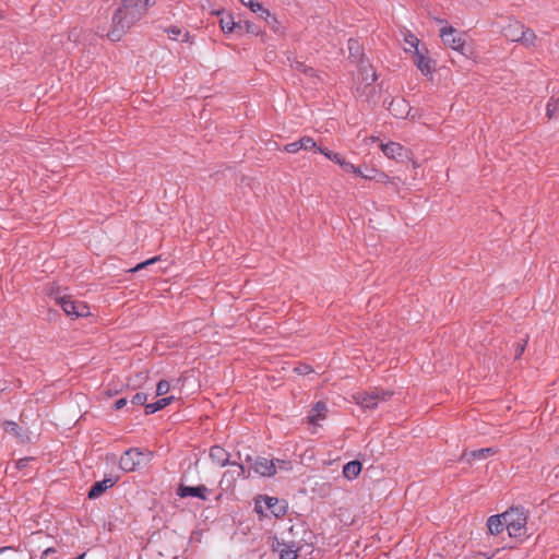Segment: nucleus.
Segmentation results:
<instances>
[{
    "label": "nucleus",
    "instance_id": "obj_1",
    "mask_svg": "<svg viewBox=\"0 0 559 559\" xmlns=\"http://www.w3.org/2000/svg\"><path fill=\"white\" fill-rule=\"evenodd\" d=\"M145 12L143 4H136L133 0H123L112 16V28L108 33L109 39L112 41L119 40Z\"/></svg>",
    "mask_w": 559,
    "mask_h": 559
},
{
    "label": "nucleus",
    "instance_id": "obj_2",
    "mask_svg": "<svg viewBox=\"0 0 559 559\" xmlns=\"http://www.w3.org/2000/svg\"><path fill=\"white\" fill-rule=\"evenodd\" d=\"M504 519L506 528L511 537H522L526 535L527 512L523 507H512L501 513Z\"/></svg>",
    "mask_w": 559,
    "mask_h": 559
},
{
    "label": "nucleus",
    "instance_id": "obj_3",
    "mask_svg": "<svg viewBox=\"0 0 559 559\" xmlns=\"http://www.w3.org/2000/svg\"><path fill=\"white\" fill-rule=\"evenodd\" d=\"M287 510L286 501L280 500L276 497L261 495L255 499L254 511L260 516H266V511H269L273 516L281 518L287 513Z\"/></svg>",
    "mask_w": 559,
    "mask_h": 559
},
{
    "label": "nucleus",
    "instance_id": "obj_4",
    "mask_svg": "<svg viewBox=\"0 0 559 559\" xmlns=\"http://www.w3.org/2000/svg\"><path fill=\"white\" fill-rule=\"evenodd\" d=\"M153 457V452L131 448L127 450L120 457L119 466L124 472H133L136 468L146 465Z\"/></svg>",
    "mask_w": 559,
    "mask_h": 559
},
{
    "label": "nucleus",
    "instance_id": "obj_5",
    "mask_svg": "<svg viewBox=\"0 0 559 559\" xmlns=\"http://www.w3.org/2000/svg\"><path fill=\"white\" fill-rule=\"evenodd\" d=\"M393 392L390 390L374 388L369 392L356 393L353 397L355 402L365 409L376 408L380 402H385L391 399Z\"/></svg>",
    "mask_w": 559,
    "mask_h": 559
},
{
    "label": "nucleus",
    "instance_id": "obj_6",
    "mask_svg": "<svg viewBox=\"0 0 559 559\" xmlns=\"http://www.w3.org/2000/svg\"><path fill=\"white\" fill-rule=\"evenodd\" d=\"M64 313L71 318H83L90 314V307L81 300H74L71 296H62L58 299Z\"/></svg>",
    "mask_w": 559,
    "mask_h": 559
},
{
    "label": "nucleus",
    "instance_id": "obj_7",
    "mask_svg": "<svg viewBox=\"0 0 559 559\" xmlns=\"http://www.w3.org/2000/svg\"><path fill=\"white\" fill-rule=\"evenodd\" d=\"M413 61L416 68L425 76L435 71V61L428 56V49L423 45L419 51H413Z\"/></svg>",
    "mask_w": 559,
    "mask_h": 559
},
{
    "label": "nucleus",
    "instance_id": "obj_8",
    "mask_svg": "<svg viewBox=\"0 0 559 559\" xmlns=\"http://www.w3.org/2000/svg\"><path fill=\"white\" fill-rule=\"evenodd\" d=\"M440 37L442 41L453 50L460 52L464 50L465 43L462 36L451 25H444L440 28Z\"/></svg>",
    "mask_w": 559,
    "mask_h": 559
},
{
    "label": "nucleus",
    "instance_id": "obj_9",
    "mask_svg": "<svg viewBox=\"0 0 559 559\" xmlns=\"http://www.w3.org/2000/svg\"><path fill=\"white\" fill-rule=\"evenodd\" d=\"M249 467L251 474L253 473L261 477H272L276 474L275 462L262 456H257Z\"/></svg>",
    "mask_w": 559,
    "mask_h": 559
},
{
    "label": "nucleus",
    "instance_id": "obj_10",
    "mask_svg": "<svg viewBox=\"0 0 559 559\" xmlns=\"http://www.w3.org/2000/svg\"><path fill=\"white\" fill-rule=\"evenodd\" d=\"M382 153L391 159L403 160L409 157V150L405 148L397 142L380 143Z\"/></svg>",
    "mask_w": 559,
    "mask_h": 559
},
{
    "label": "nucleus",
    "instance_id": "obj_11",
    "mask_svg": "<svg viewBox=\"0 0 559 559\" xmlns=\"http://www.w3.org/2000/svg\"><path fill=\"white\" fill-rule=\"evenodd\" d=\"M273 550L278 554L280 559H297L298 548L295 544H288L277 538L273 540Z\"/></svg>",
    "mask_w": 559,
    "mask_h": 559
},
{
    "label": "nucleus",
    "instance_id": "obj_12",
    "mask_svg": "<svg viewBox=\"0 0 559 559\" xmlns=\"http://www.w3.org/2000/svg\"><path fill=\"white\" fill-rule=\"evenodd\" d=\"M209 457L211 459L213 464H215L219 467H225L227 465H230V463L233 462V461H230V453L227 452L221 445L211 447L210 451H209Z\"/></svg>",
    "mask_w": 559,
    "mask_h": 559
},
{
    "label": "nucleus",
    "instance_id": "obj_13",
    "mask_svg": "<svg viewBox=\"0 0 559 559\" xmlns=\"http://www.w3.org/2000/svg\"><path fill=\"white\" fill-rule=\"evenodd\" d=\"M317 143L310 136H302L298 141L288 143L284 146V151L290 154H295L301 150H316Z\"/></svg>",
    "mask_w": 559,
    "mask_h": 559
},
{
    "label": "nucleus",
    "instance_id": "obj_14",
    "mask_svg": "<svg viewBox=\"0 0 559 559\" xmlns=\"http://www.w3.org/2000/svg\"><path fill=\"white\" fill-rule=\"evenodd\" d=\"M496 454V450L493 448H481L472 451H464L461 455V461L471 463L473 461H481L487 459L490 455Z\"/></svg>",
    "mask_w": 559,
    "mask_h": 559
},
{
    "label": "nucleus",
    "instance_id": "obj_15",
    "mask_svg": "<svg viewBox=\"0 0 559 559\" xmlns=\"http://www.w3.org/2000/svg\"><path fill=\"white\" fill-rule=\"evenodd\" d=\"M209 491H210L209 488L205 487L204 485H200V486H197V487L180 486V488H179V496L182 497V498L195 497V498H199V499H202V500H206Z\"/></svg>",
    "mask_w": 559,
    "mask_h": 559
},
{
    "label": "nucleus",
    "instance_id": "obj_16",
    "mask_svg": "<svg viewBox=\"0 0 559 559\" xmlns=\"http://www.w3.org/2000/svg\"><path fill=\"white\" fill-rule=\"evenodd\" d=\"M117 481V478H104L100 481H96L88 491L90 499L99 498L108 488L112 487Z\"/></svg>",
    "mask_w": 559,
    "mask_h": 559
},
{
    "label": "nucleus",
    "instance_id": "obj_17",
    "mask_svg": "<svg viewBox=\"0 0 559 559\" xmlns=\"http://www.w3.org/2000/svg\"><path fill=\"white\" fill-rule=\"evenodd\" d=\"M219 26H221V29L225 34H229L235 31L242 29L241 22H235L233 15L229 13L222 14V16L219 19Z\"/></svg>",
    "mask_w": 559,
    "mask_h": 559
},
{
    "label": "nucleus",
    "instance_id": "obj_18",
    "mask_svg": "<svg viewBox=\"0 0 559 559\" xmlns=\"http://www.w3.org/2000/svg\"><path fill=\"white\" fill-rule=\"evenodd\" d=\"M165 33H167L168 37L171 40L187 43L190 40V34L182 27L179 26H169L165 28Z\"/></svg>",
    "mask_w": 559,
    "mask_h": 559
},
{
    "label": "nucleus",
    "instance_id": "obj_19",
    "mask_svg": "<svg viewBox=\"0 0 559 559\" xmlns=\"http://www.w3.org/2000/svg\"><path fill=\"white\" fill-rule=\"evenodd\" d=\"M326 405L325 403L319 401L311 408L310 414L308 416L309 423L312 425H317L320 420L325 418Z\"/></svg>",
    "mask_w": 559,
    "mask_h": 559
},
{
    "label": "nucleus",
    "instance_id": "obj_20",
    "mask_svg": "<svg viewBox=\"0 0 559 559\" xmlns=\"http://www.w3.org/2000/svg\"><path fill=\"white\" fill-rule=\"evenodd\" d=\"M230 466H236L237 469L235 471H228L224 474V477L227 475H230L234 478H242L248 479L251 477L250 467H246L243 463H239L238 461H233L230 463Z\"/></svg>",
    "mask_w": 559,
    "mask_h": 559
},
{
    "label": "nucleus",
    "instance_id": "obj_21",
    "mask_svg": "<svg viewBox=\"0 0 559 559\" xmlns=\"http://www.w3.org/2000/svg\"><path fill=\"white\" fill-rule=\"evenodd\" d=\"M522 29L523 24L518 21H514L503 28V35L507 39L519 43V35H521Z\"/></svg>",
    "mask_w": 559,
    "mask_h": 559
},
{
    "label": "nucleus",
    "instance_id": "obj_22",
    "mask_svg": "<svg viewBox=\"0 0 559 559\" xmlns=\"http://www.w3.org/2000/svg\"><path fill=\"white\" fill-rule=\"evenodd\" d=\"M487 527L492 535H499L506 528L503 516L501 514L489 516Z\"/></svg>",
    "mask_w": 559,
    "mask_h": 559
},
{
    "label": "nucleus",
    "instance_id": "obj_23",
    "mask_svg": "<svg viewBox=\"0 0 559 559\" xmlns=\"http://www.w3.org/2000/svg\"><path fill=\"white\" fill-rule=\"evenodd\" d=\"M3 428L5 432L16 437L21 442H25L29 439L26 431H23L15 421H5Z\"/></svg>",
    "mask_w": 559,
    "mask_h": 559
},
{
    "label": "nucleus",
    "instance_id": "obj_24",
    "mask_svg": "<svg viewBox=\"0 0 559 559\" xmlns=\"http://www.w3.org/2000/svg\"><path fill=\"white\" fill-rule=\"evenodd\" d=\"M361 472V463L359 461H350L343 467V475L345 478L355 479Z\"/></svg>",
    "mask_w": 559,
    "mask_h": 559
},
{
    "label": "nucleus",
    "instance_id": "obj_25",
    "mask_svg": "<svg viewBox=\"0 0 559 559\" xmlns=\"http://www.w3.org/2000/svg\"><path fill=\"white\" fill-rule=\"evenodd\" d=\"M519 43L525 47H534L536 45L537 36L535 32L523 25L521 35H519Z\"/></svg>",
    "mask_w": 559,
    "mask_h": 559
},
{
    "label": "nucleus",
    "instance_id": "obj_26",
    "mask_svg": "<svg viewBox=\"0 0 559 559\" xmlns=\"http://www.w3.org/2000/svg\"><path fill=\"white\" fill-rule=\"evenodd\" d=\"M173 401H174V396H167V397H162L154 403H148L145 405V414L146 415L154 414V413L163 409L167 405H169Z\"/></svg>",
    "mask_w": 559,
    "mask_h": 559
},
{
    "label": "nucleus",
    "instance_id": "obj_27",
    "mask_svg": "<svg viewBox=\"0 0 559 559\" xmlns=\"http://www.w3.org/2000/svg\"><path fill=\"white\" fill-rule=\"evenodd\" d=\"M404 41L408 45V48H405L406 52L419 51L421 48L419 39L409 31L404 34Z\"/></svg>",
    "mask_w": 559,
    "mask_h": 559
},
{
    "label": "nucleus",
    "instance_id": "obj_28",
    "mask_svg": "<svg viewBox=\"0 0 559 559\" xmlns=\"http://www.w3.org/2000/svg\"><path fill=\"white\" fill-rule=\"evenodd\" d=\"M407 109L408 105L404 99H393L389 105V110L396 117H402Z\"/></svg>",
    "mask_w": 559,
    "mask_h": 559
},
{
    "label": "nucleus",
    "instance_id": "obj_29",
    "mask_svg": "<svg viewBox=\"0 0 559 559\" xmlns=\"http://www.w3.org/2000/svg\"><path fill=\"white\" fill-rule=\"evenodd\" d=\"M547 117L549 119L559 118V94L552 95L547 104Z\"/></svg>",
    "mask_w": 559,
    "mask_h": 559
},
{
    "label": "nucleus",
    "instance_id": "obj_30",
    "mask_svg": "<svg viewBox=\"0 0 559 559\" xmlns=\"http://www.w3.org/2000/svg\"><path fill=\"white\" fill-rule=\"evenodd\" d=\"M359 72L367 85H371L377 80V74L369 64H361Z\"/></svg>",
    "mask_w": 559,
    "mask_h": 559
},
{
    "label": "nucleus",
    "instance_id": "obj_31",
    "mask_svg": "<svg viewBox=\"0 0 559 559\" xmlns=\"http://www.w3.org/2000/svg\"><path fill=\"white\" fill-rule=\"evenodd\" d=\"M249 9H250L252 12H254V13L259 14V16H260L261 19H263V20H267L269 17H272L271 12H270L267 9H265L261 3L257 2V1H254V2L249 7Z\"/></svg>",
    "mask_w": 559,
    "mask_h": 559
},
{
    "label": "nucleus",
    "instance_id": "obj_32",
    "mask_svg": "<svg viewBox=\"0 0 559 559\" xmlns=\"http://www.w3.org/2000/svg\"><path fill=\"white\" fill-rule=\"evenodd\" d=\"M337 165L346 173L361 174V167H357L354 164L347 162L343 156Z\"/></svg>",
    "mask_w": 559,
    "mask_h": 559
},
{
    "label": "nucleus",
    "instance_id": "obj_33",
    "mask_svg": "<svg viewBox=\"0 0 559 559\" xmlns=\"http://www.w3.org/2000/svg\"><path fill=\"white\" fill-rule=\"evenodd\" d=\"M317 152L321 153L322 155H324L328 159L334 162L335 164L340 163V159L342 157L341 154L338 153H335L326 147H320L317 145V148H316Z\"/></svg>",
    "mask_w": 559,
    "mask_h": 559
},
{
    "label": "nucleus",
    "instance_id": "obj_34",
    "mask_svg": "<svg viewBox=\"0 0 559 559\" xmlns=\"http://www.w3.org/2000/svg\"><path fill=\"white\" fill-rule=\"evenodd\" d=\"M239 34L247 33L258 36L260 34V28L252 22L246 21L242 24V29H238Z\"/></svg>",
    "mask_w": 559,
    "mask_h": 559
},
{
    "label": "nucleus",
    "instance_id": "obj_35",
    "mask_svg": "<svg viewBox=\"0 0 559 559\" xmlns=\"http://www.w3.org/2000/svg\"><path fill=\"white\" fill-rule=\"evenodd\" d=\"M348 50L352 58L358 59L360 57V46L356 39H348Z\"/></svg>",
    "mask_w": 559,
    "mask_h": 559
},
{
    "label": "nucleus",
    "instance_id": "obj_36",
    "mask_svg": "<svg viewBox=\"0 0 559 559\" xmlns=\"http://www.w3.org/2000/svg\"><path fill=\"white\" fill-rule=\"evenodd\" d=\"M146 401H147V395L143 392H138L132 396V399L130 400V403L132 405H136V406H142V405L145 406Z\"/></svg>",
    "mask_w": 559,
    "mask_h": 559
},
{
    "label": "nucleus",
    "instance_id": "obj_37",
    "mask_svg": "<svg viewBox=\"0 0 559 559\" xmlns=\"http://www.w3.org/2000/svg\"><path fill=\"white\" fill-rule=\"evenodd\" d=\"M296 70L300 71L301 73H304L307 76L316 75V70L309 66H306L302 62H296Z\"/></svg>",
    "mask_w": 559,
    "mask_h": 559
},
{
    "label": "nucleus",
    "instance_id": "obj_38",
    "mask_svg": "<svg viewBox=\"0 0 559 559\" xmlns=\"http://www.w3.org/2000/svg\"><path fill=\"white\" fill-rule=\"evenodd\" d=\"M170 384L166 380H160L156 385V395L162 396L168 393Z\"/></svg>",
    "mask_w": 559,
    "mask_h": 559
},
{
    "label": "nucleus",
    "instance_id": "obj_39",
    "mask_svg": "<svg viewBox=\"0 0 559 559\" xmlns=\"http://www.w3.org/2000/svg\"><path fill=\"white\" fill-rule=\"evenodd\" d=\"M357 176H360L364 179L372 180V178H377V169L376 168H366L364 171L361 169V174H356Z\"/></svg>",
    "mask_w": 559,
    "mask_h": 559
},
{
    "label": "nucleus",
    "instance_id": "obj_40",
    "mask_svg": "<svg viewBox=\"0 0 559 559\" xmlns=\"http://www.w3.org/2000/svg\"><path fill=\"white\" fill-rule=\"evenodd\" d=\"M158 260H159V257H154V258H152V259H148V260H146V261H144V262L139 263V264H138L136 266H134L131 271H132V272H138L139 270H141V269H143V267H145V266H147V265H150V264H153V263H155V262H156V261H158Z\"/></svg>",
    "mask_w": 559,
    "mask_h": 559
},
{
    "label": "nucleus",
    "instance_id": "obj_41",
    "mask_svg": "<svg viewBox=\"0 0 559 559\" xmlns=\"http://www.w3.org/2000/svg\"><path fill=\"white\" fill-rule=\"evenodd\" d=\"M275 464H276V469H285V471H290L292 469V463L289 461H284V460H276L274 461Z\"/></svg>",
    "mask_w": 559,
    "mask_h": 559
},
{
    "label": "nucleus",
    "instance_id": "obj_42",
    "mask_svg": "<svg viewBox=\"0 0 559 559\" xmlns=\"http://www.w3.org/2000/svg\"><path fill=\"white\" fill-rule=\"evenodd\" d=\"M238 459L239 461H241L240 463H243L246 467H249L254 462L255 457H252L251 455L247 454L242 460L240 453H238Z\"/></svg>",
    "mask_w": 559,
    "mask_h": 559
},
{
    "label": "nucleus",
    "instance_id": "obj_43",
    "mask_svg": "<svg viewBox=\"0 0 559 559\" xmlns=\"http://www.w3.org/2000/svg\"><path fill=\"white\" fill-rule=\"evenodd\" d=\"M525 344H526V341H524V343H519L516 345L515 353H514V357L516 359L520 358L522 356V354L524 353Z\"/></svg>",
    "mask_w": 559,
    "mask_h": 559
},
{
    "label": "nucleus",
    "instance_id": "obj_44",
    "mask_svg": "<svg viewBox=\"0 0 559 559\" xmlns=\"http://www.w3.org/2000/svg\"><path fill=\"white\" fill-rule=\"evenodd\" d=\"M372 180L379 181V182H388L389 177L383 171H380L377 169V178H372Z\"/></svg>",
    "mask_w": 559,
    "mask_h": 559
},
{
    "label": "nucleus",
    "instance_id": "obj_45",
    "mask_svg": "<svg viewBox=\"0 0 559 559\" xmlns=\"http://www.w3.org/2000/svg\"><path fill=\"white\" fill-rule=\"evenodd\" d=\"M128 404V400L126 397H121L115 402V408L121 409Z\"/></svg>",
    "mask_w": 559,
    "mask_h": 559
},
{
    "label": "nucleus",
    "instance_id": "obj_46",
    "mask_svg": "<svg viewBox=\"0 0 559 559\" xmlns=\"http://www.w3.org/2000/svg\"><path fill=\"white\" fill-rule=\"evenodd\" d=\"M136 4H143L144 9L147 10L148 7L153 5L155 3L154 0H133Z\"/></svg>",
    "mask_w": 559,
    "mask_h": 559
},
{
    "label": "nucleus",
    "instance_id": "obj_47",
    "mask_svg": "<svg viewBox=\"0 0 559 559\" xmlns=\"http://www.w3.org/2000/svg\"><path fill=\"white\" fill-rule=\"evenodd\" d=\"M32 459H28V457H24V459H20L17 462H16V467L17 468H23L27 465L28 461H31Z\"/></svg>",
    "mask_w": 559,
    "mask_h": 559
},
{
    "label": "nucleus",
    "instance_id": "obj_48",
    "mask_svg": "<svg viewBox=\"0 0 559 559\" xmlns=\"http://www.w3.org/2000/svg\"><path fill=\"white\" fill-rule=\"evenodd\" d=\"M272 28L275 29L276 25L278 24L276 17L272 14V17H269L267 20H264Z\"/></svg>",
    "mask_w": 559,
    "mask_h": 559
},
{
    "label": "nucleus",
    "instance_id": "obj_49",
    "mask_svg": "<svg viewBox=\"0 0 559 559\" xmlns=\"http://www.w3.org/2000/svg\"><path fill=\"white\" fill-rule=\"evenodd\" d=\"M296 371L298 373H301V374H305V373H309L312 371V369L309 367V366H302V367H298L296 368Z\"/></svg>",
    "mask_w": 559,
    "mask_h": 559
},
{
    "label": "nucleus",
    "instance_id": "obj_50",
    "mask_svg": "<svg viewBox=\"0 0 559 559\" xmlns=\"http://www.w3.org/2000/svg\"><path fill=\"white\" fill-rule=\"evenodd\" d=\"M55 552H56V549H55L53 547H49V548H47V549H45V550L43 551V554H41V558L44 559V558H46V557H48L49 555L55 554Z\"/></svg>",
    "mask_w": 559,
    "mask_h": 559
},
{
    "label": "nucleus",
    "instance_id": "obj_51",
    "mask_svg": "<svg viewBox=\"0 0 559 559\" xmlns=\"http://www.w3.org/2000/svg\"><path fill=\"white\" fill-rule=\"evenodd\" d=\"M241 3L246 7H250L255 0H240Z\"/></svg>",
    "mask_w": 559,
    "mask_h": 559
},
{
    "label": "nucleus",
    "instance_id": "obj_52",
    "mask_svg": "<svg viewBox=\"0 0 559 559\" xmlns=\"http://www.w3.org/2000/svg\"><path fill=\"white\" fill-rule=\"evenodd\" d=\"M212 14L221 15V14H222V11H221V10H215V11H212Z\"/></svg>",
    "mask_w": 559,
    "mask_h": 559
}]
</instances>
